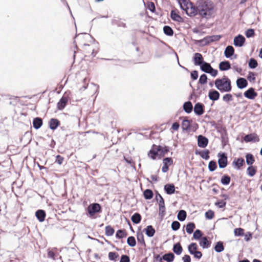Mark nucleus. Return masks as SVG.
Listing matches in <instances>:
<instances>
[{
	"instance_id": "a19ab883",
	"label": "nucleus",
	"mask_w": 262,
	"mask_h": 262,
	"mask_svg": "<svg viewBox=\"0 0 262 262\" xmlns=\"http://www.w3.org/2000/svg\"><path fill=\"white\" fill-rule=\"evenodd\" d=\"M195 224L193 223H189L187 225L186 227V232L188 234H191L194 229H195Z\"/></svg>"
},
{
	"instance_id": "aec40b11",
	"label": "nucleus",
	"mask_w": 262,
	"mask_h": 262,
	"mask_svg": "<svg viewBox=\"0 0 262 262\" xmlns=\"http://www.w3.org/2000/svg\"><path fill=\"white\" fill-rule=\"evenodd\" d=\"M221 71H227L231 68V64L229 61H223L220 63L219 66Z\"/></svg>"
},
{
	"instance_id": "a211bd4d",
	"label": "nucleus",
	"mask_w": 262,
	"mask_h": 262,
	"mask_svg": "<svg viewBox=\"0 0 262 262\" xmlns=\"http://www.w3.org/2000/svg\"><path fill=\"white\" fill-rule=\"evenodd\" d=\"M159 196L160 198V200L159 201V215H160L161 216H163L164 215L165 209L164 201L160 194H159Z\"/></svg>"
},
{
	"instance_id": "423d86ee",
	"label": "nucleus",
	"mask_w": 262,
	"mask_h": 262,
	"mask_svg": "<svg viewBox=\"0 0 262 262\" xmlns=\"http://www.w3.org/2000/svg\"><path fill=\"white\" fill-rule=\"evenodd\" d=\"M69 99V97L68 95H66L65 94L59 100V102L57 103V107L59 110H62L66 106L68 100Z\"/></svg>"
},
{
	"instance_id": "2eb2a0df",
	"label": "nucleus",
	"mask_w": 262,
	"mask_h": 262,
	"mask_svg": "<svg viewBox=\"0 0 262 262\" xmlns=\"http://www.w3.org/2000/svg\"><path fill=\"white\" fill-rule=\"evenodd\" d=\"M220 96V93L214 89L209 90L208 97L211 100L216 101L219 99Z\"/></svg>"
},
{
	"instance_id": "680f3d73",
	"label": "nucleus",
	"mask_w": 262,
	"mask_h": 262,
	"mask_svg": "<svg viewBox=\"0 0 262 262\" xmlns=\"http://www.w3.org/2000/svg\"><path fill=\"white\" fill-rule=\"evenodd\" d=\"M214 212L211 210L207 211L205 213V217L206 219H207L208 220H211V219H213V217H214Z\"/></svg>"
},
{
	"instance_id": "bb28decb",
	"label": "nucleus",
	"mask_w": 262,
	"mask_h": 262,
	"mask_svg": "<svg viewBox=\"0 0 262 262\" xmlns=\"http://www.w3.org/2000/svg\"><path fill=\"white\" fill-rule=\"evenodd\" d=\"M200 67L201 70L206 73H208L212 67L209 63L206 61L203 62V63Z\"/></svg>"
},
{
	"instance_id": "4d7b16f0",
	"label": "nucleus",
	"mask_w": 262,
	"mask_h": 262,
	"mask_svg": "<svg viewBox=\"0 0 262 262\" xmlns=\"http://www.w3.org/2000/svg\"><path fill=\"white\" fill-rule=\"evenodd\" d=\"M114 233V229L110 226L105 227V234L107 236H112Z\"/></svg>"
},
{
	"instance_id": "bf43d9fd",
	"label": "nucleus",
	"mask_w": 262,
	"mask_h": 262,
	"mask_svg": "<svg viewBox=\"0 0 262 262\" xmlns=\"http://www.w3.org/2000/svg\"><path fill=\"white\" fill-rule=\"evenodd\" d=\"M180 227V224L178 221H173L171 224V228L174 231L178 230Z\"/></svg>"
},
{
	"instance_id": "49530a36",
	"label": "nucleus",
	"mask_w": 262,
	"mask_h": 262,
	"mask_svg": "<svg viewBox=\"0 0 262 262\" xmlns=\"http://www.w3.org/2000/svg\"><path fill=\"white\" fill-rule=\"evenodd\" d=\"M247 173L250 177H253L255 175L256 172V168L255 167L250 166L247 168Z\"/></svg>"
},
{
	"instance_id": "6ab92c4d",
	"label": "nucleus",
	"mask_w": 262,
	"mask_h": 262,
	"mask_svg": "<svg viewBox=\"0 0 262 262\" xmlns=\"http://www.w3.org/2000/svg\"><path fill=\"white\" fill-rule=\"evenodd\" d=\"M59 121L55 118H52L49 122L50 128L52 130H55L59 125Z\"/></svg>"
},
{
	"instance_id": "f3484780",
	"label": "nucleus",
	"mask_w": 262,
	"mask_h": 262,
	"mask_svg": "<svg viewBox=\"0 0 262 262\" xmlns=\"http://www.w3.org/2000/svg\"><path fill=\"white\" fill-rule=\"evenodd\" d=\"M236 85L238 89H243L248 85V82L245 78L239 77L236 80Z\"/></svg>"
},
{
	"instance_id": "8fccbe9b",
	"label": "nucleus",
	"mask_w": 262,
	"mask_h": 262,
	"mask_svg": "<svg viewBox=\"0 0 262 262\" xmlns=\"http://www.w3.org/2000/svg\"><path fill=\"white\" fill-rule=\"evenodd\" d=\"M127 244L130 247H134L136 246V242L134 236H129L127 239Z\"/></svg>"
},
{
	"instance_id": "cd10ccee",
	"label": "nucleus",
	"mask_w": 262,
	"mask_h": 262,
	"mask_svg": "<svg viewBox=\"0 0 262 262\" xmlns=\"http://www.w3.org/2000/svg\"><path fill=\"white\" fill-rule=\"evenodd\" d=\"M183 109L186 113H190L193 109L192 103L190 101L185 102L183 104Z\"/></svg>"
},
{
	"instance_id": "58836bf2",
	"label": "nucleus",
	"mask_w": 262,
	"mask_h": 262,
	"mask_svg": "<svg viewBox=\"0 0 262 262\" xmlns=\"http://www.w3.org/2000/svg\"><path fill=\"white\" fill-rule=\"evenodd\" d=\"M246 163L248 165L251 166L255 161L253 156L251 154H248L246 156Z\"/></svg>"
},
{
	"instance_id": "774afa93",
	"label": "nucleus",
	"mask_w": 262,
	"mask_h": 262,
	"mask_svg": "<svg viewBox=\"0 0 262 262\" xmlns=\"http://www.w3.org/2000/svg\"><path fill=\"white\" fill-rule=\"evenodd\" d=\"M130 259L129 256L126 255H122L121 257L120 262H129Z\"/></svg>"
},
{
	"instance_id": "e433bc0d",
	"label": "nucleus",
	"mask_w": 262,
	"mask_h": 262,
	"mask_svg": "<svg viewBox=\"0 0 262 262\" xmlns=\"http://www.w3.org/2000/svg\"><path fill=\"white\" fill-rule=\"evenodd\" d=\"M198 248V245L195 243H192L188 246V251L191 254L197 251Z\"/></svg>"
},
{
	"instance_id": "f257e3e1",
	"label": "nucleus",
	"mask_w": 262,
	"mask_h": 262,
	"mask_svg": "<svg viewBox=\"0 0 262 262\" xmlns=\"http://www.w3.org/2000/svg\"><path fill=\"white\" fill-rule=\"evenodd\" d=\"M213 9L212 3L210 1H201L198 5V14L203 18H209Z\"/></svg>"
},
{
	"instance_id": "ddd939ff",
	"label": "nucleus",
	"mask_w": 262,
	"mask_h": 262,
	"mask_svg": "<svg viewBox=\"0 0 262 262\" xmlns=\"http://www.w3.org/2000/svg\"><path fill=\"white\" fill-rule=\"evenodd\" d=\"M173 163L172 159L171 158H165L163 160V166L162 168V171L163 172H166L168 170V166Z\"/></svg>"
},
{
	"instance_id": "c03bdc74",
	"label": "nucleus",
	"mask_w": 262,
	"mask_h": 262,
	"mask_svg": "<svg viewBox=\"0 0 262 262\" xmlns=\"http://www.w3.org/2000/svg\"><path fill=\"white\" fill-rule=\"evenodd\" d=\"M145 199L147 200L151 199L153 197V192L150 189H146L143 193Z\"/></svg>"
},
{
	"instance_id": "13d9d810",
	"label": "nucleus",
	"mask_w": 262,
	"mask_h": 262,
	"mask_svg": "<svg viewBox=\"0 0 262 262\" xmlns=\"http://www.w3.org/2000/svg\"><path fill=\"white\" fill-rule=\"evenodd\" d=\"M254 34V30L253 29H249L245 32V35L247 38L253 37Z\"/></svg>"
},
{
	"instance_id": "a878e982",
	"label": "nucleus",
	"mask_w": 262,
	"mask_h": 262,
	"mask_svg": "<svg viewBox=\"0 0 262 262\" xmlns=\"http://www.w3.org/2000/svg\"><path fill=\"white\" fill-rule=\"evenodd\" d=\"M35 215L38 221L42 222L45 220L46 213L43 210H38L35 213Z\"/></svg>"
},
{
	"instance_id": "de8ad7c7",
	"label": "nucleus",
	"mask_w": 262,
	"mask_h": 262,
	"mask_svg": "<svg viewBox=\"0 0 262 262\" xmlns=\"http://www.w3.org/2000/svg\"><path fill=\"white\" fill-rule=\"evenodd\" d=\"M230 180L229 176L224 175L221 178V182L223 185H228L230 182Z\"/></svg>"
},
{
	"instance_id": "4468645a",
	"label": "nucleus",
	"mask_w": 262,
	"mask_h": 262,
	"mask_svg": "<svg viewBox=\"0 0 262 262\" xmlns=\"http://www.w3.org/2000/svg\"><path fill=\"white\" fill-rule=\"evenodd\" d=\"M193 59L194 64L195 66H200L203 63V62H205V61H204V59H203L202 55L199 53H195L194 54Z\"/></svg>"
},
{
	"instance_id": "20e7f679",
	"label": "nucleus",
	"mask_w": 262,
	"mask_h": 262,
	"mask_svg": "<svg viewBox=\"0 0 262 262\" xmlns=\"http://www.w3.org/2000/svg\"><path fill=\"white\" fill-rule=\"evenodd\" d=\"M101 206L99 204L94 203L90 205L88 208V211L91 216L94 215L96 213L100 211Z\"/></svg>"
},
{
	"instance_id": "f704fd0d",
	"label": "nucleus",
	"mask_w": 262,
	"mask_h": 262,
	"mask_svg": "<svg viewBox=\"0 0 262 262\" xmlns=\"http://www.w3.org/2000/svg\"><path fill=\"white\" fill-rule=\"evenodd\" d=\"M131 220L132 222L135 224H139L141 220V216L138 213H135L132 216Z\"/></svg>"
},
{
	"instance_id": "338daca9",
	"label": "nucleus",
	"mask_w": 262,
	"mask_h": 262,
	"mask_svg": "<svg viewBox=\"0 0 262 262\" xmlns=\"http://www.w3.org/2000/svg\"><path fill=\"white\" fill-rule=\"evenodd\" d=\"M198 42L202 46H207L209 44L208 41L206 37H205L202 39L198 40Z\"/></svg>"
},
{
	"instance_id": "6e6552de",
	"label": "nucleus",
	"mask_w": 262,
	"mask_h": 262,
	"mask_svg": "<svg viewBox=\"0 0 262 262\" xmlns=\"http://www.w3.org/2000/svg\"><path fill=\"white\" fill-rule=\"evenodd\" d=\"M244 95L246 98L252 100L257 96V93L253 88H250L244 92Z\"/></svg>"
},
{
	"instance_id": "2f4dec72",
	"label": "nucleus",
	"mask_w": 262,
	"mask_h": 262,
	"mask_svg": "<svg viewBox=\"0 0 262 262\" xmlns=\"http://www.w3.org/2000/svg\"><path fill=\"white\" fill-rule=\"evenodd\" d=\"M170 16L172 20L178 22H181L182 20V18L174 10H172L170 13Z\"/></svg>"
},
{
	"instance_id": "c756f323",
	"label": "nucleus",
	"mask_w": 262,
	"mask_h": 262,
	"mask_svg": "<svg viewBox=\"0 0 262 262\" xmlns=\"http://www.w3.org/2000/svg\"><path fill=\"white\" fill-rule=\"evenodd\" d=\"M183 249L180 243L173 245V251L177 255H180L182 252Z\"/></svg>"
},
{
	"instance_id": "4c0bfd02",
	"label": "nucleus",
	"mask_w": 262,
	"mask_h": 262,
	"mask_svg": "<svg viewBox=\"0 0 262 262\" xmlns=\"http://www.w3.org/2000/svg\"><path fill=\"white\" fill-rule=\"evenodd\" d=\"M163 32L167 36H172L173 34V31L172 29L169 26H165L163 27Z\"/></svg>"
},
{
	"instance_id": "1a4fd4ad",
	"label": "nucleus",
	"mask_w": 262,
	"mask_h": 262,
	"mask_svg": "<svg viewBox=\"0 0 262 262\" xmlns=\"http://www.w3.org/2000/svg\"><path fill=\"white\" fill-rule=\"evenodd\" d=\"M245 40V38L242 35L239 34L234 38V45L236 47H241L243 46Z\"/></svg>"
},
{
	"instance_id": "052dcab7",
	"label": "nucleus",
	"mask_w": 262,
	"mask_h": 262,
	"mask_svg": "<svg viewBox=\"0 0 262 262\" xmlns=\"http://www.w3.org/2000/svg\"><path fill=\"white\" fill-rule=\"evenodd\" d=\"M223 100L226 102H229L232 100V96L230 94H226L223 97Z\"/></svg>"
},
{
	"instance_id": "7ed1b4c3",
	"label": "nucleus",
	"mask_w": 262,
	"mask_h": 262,
	"mask_svg": "<svg viewBox=\"0 0 262 262\" xmlns=\"http://www.w3.org/2000/svg\"><path fill=\"white\" fill-rule=\"evenodd\" d=\"M148 155L152 159H155L157 156L161 158L164 156L165 154L163 149H162V146H158L155 149L150 150Z\"/></svg>"
},
{
	"instance_id": "412c9836",
	"label": "nucleus",
	"mask_w": 262,
	"mask_h": 262,
	"mask_svg": "<svg viewBox=\"0 0 262 262\" xmlns=\"http://www.w3.org/2000/svg\"><path fill=\"white\" fill-rule=\"evenodd\" d=\"M178 3L181 8L184 11L192 4L189 0H178Z\"/></svg>"
},
{
	"instance_id": "09e8293b",
	"label": "nucleus",
	"mask_w": 262,
	"mask_h": 262,
	"mask_svg": "<svg viewBox=\"0 0 262 262\" xmlns=\"http://www.w3.org/2000/svg\"><path fill=\"white\" fill-rule=\"evenodd\" d=\"M137 241L142 245L145 246V243L144 239V235L142 233L138 232L137 235Z\"/></svg>"
},
{
	"instance_id": "6e6d98bb",
	"label": "nucleus",
	"mask_w": 262,
	"mask_h": 262,
	"mask_svg": "<svg viewBox=\"0 0 262 262\" xmlns=\"http://www.w3.org/2000/svg\"><path fill=\"white\" fill-rule=\"evenodd\" d=\"M112 24L113 25H117L118 27H119L125 28L126 27V24L120 21V20L114 19L113 20Z\"/></svg>"
},
{
	"instance_id": "72a5a7b5",
	"label": "nucleus",
	"mask_w": 262,
	"mask_h": 262,
	"mask_svg": "<svg viewBox=\"0 0 262 262\" xmlns=\"http://www.w3.org/2000/svg\"><path fill=\"white\" fill-rule=\"evenodd\" d=\"M174 258V255L172 253L165 254L163 256V259L167 262H172Z\"/></svg>"
},
{
	"instance_id": "5fc2aeb1",
	"label": "nucleus",
	"mask_w": 262,
	"mask_h": 262,
	"mask_svg": "<svg viewBox=\"0 0 262 262\" xmlns=\"http://www.w3.org/2000/svg\"><path fill=\"white\" fill-rule=\"evenodd\" d=\"M217 167L216 163L215 161H211L208 164V168L210 171H214Z\"/></svg>"
},
{
	"instance_id": "f03ea898",
	"label": "nucleus",
	"mask_w": 262,
	"mask_h": 262,
	"mask_svg": "<svg viewBox=\"0 0 262 262\" xmlns=\"http://www.w3.org/2000/svg\"><path fill=\"white\" fill-rule=\"evenodd\" d=\"M214 84L215 88L221 93L229 92L232 90L231 80L226 76L222 78H217L214 81Z\"/></svg>"
},
{
	"instance_id": "f8f14e48",
	"label": "nucleus",
	"mask_w": 262,
	"mask_h": 262,
	"mask_svg": "<svg viewBox=\"0 0 262 262\" xmlns=\"http://www.w3.org/2000/svg\"><path fill=\"white\" fill-rule=\"evenodd\" d=\"M244 140L246 142H257L259 140L258 136L255 133L250 134L245 136Z\"/></svg>"
},
{
	"instance_id": "4be33fe9",
	"label": "nucleus",
	"mask_w": 262,
	"mask_h": 262,
	"mask_svg": "<svg viewBox=\"0 0 262 262\" xmlns=\"http://www.w3.org/2000/svg\"><path fill=\"white\" fill-rule=\"evenodd\" d=\"M33 126L36 129H39L42 125V120L41 118L36 117L32 122Z\"/></svg>"
},
{
	"instance_id": "a18cd8bd",
	"label": "nucleus",
	"mask_w": 262,
	"mask_h": 262,
	"mask_svg": "<svg viewBox=\"0 0 262 262\" xmlns=\"http://www.w3.org/2000/svg\"><path fill=\"white\" fill-rule=\"evenodd\" d=\"M126 235L127 233H126V231L124 230H118L116 234V237L119 239L126 237Z\"/></svg>"
},
{
	"instance_id": "e2e57ef3",
	"label": "nucleus",
	"mask_w": 262,
	"mask_h": 262,
	"mask_svg": "<svg viewBox=\"0 0 262 262\" xmlns=\"http://www.w3.org/2000/svg\"><path fill=\"white\" fill-rule=\"evenodd\" d=\"M234 233L236 236H243L244 234V230L241 228L235 229Z\"/></svg>"
},
{
	"instance_id": "c85d7f7f",
	"label": "nucleus",
	"mask_w": 262,
	"mask_h": 262,
	"mask_svg": "<svg viewBox=\"0 0 262 262\" xmlns=\"http://www.w3.org/2000/svg\"><path fill=\"white\" fill-rule=\"evenodd\" d=\"M144 230L146 234L150 237H152L156 232L155 229L151 225L147 226Z\"/></svg>"
},
{
	"instance_id": "3c124183",
	"label": "nucleus",
	"mask_w": 262,
	"mask_h": 262,
	"mask_svg": "<svg viewBox=\"0 0 262 262\" xmlns=\"http://www.w3.org/2000/svg\"><path fill=\"white\" fill-rule=\"evenodd\" d=\"M108 258L110 260L116 261V259L119 257L117 253L114 252H110L108 253Z\"/></svg>"
},
{
	"instance_id": "5701e85b",
	"label": "nucleus",
	"mask_w": 262,
	"mask_h": 262,
	"mask_svg": "<svg viewBox=\"0 0 262 262\" xmlns=\"http://www.w3.org/2000/svg\"><path fill=\"white\" fill-rule=\"evenodd\" d=\"M234 53V49L231 46H227L224 51V54L226 57L231 58L233 55Z\"/></svg>"
},
{
	"instance_id": "7c9ffc66",
	"label": "nucleus",
	"mask_w": 262,
	"mask_h": 262,
	"mask_svg": "<svg viewBox=\"0 0 262 262\" xmlns=\"http://www.w3.org/2000/svg\"><path fill=\"white\" fill-rule=\"evenodd\" d=\"M206 37L209 43H210L211 42L219 40L221 38L222 36L220 35H214L211 36H207Z\"/></svg>"
},
{
	"instance_id": "79ce46f5",
	"label": "nucleus",
	"mask_w": 262,
	"mask_h": 262,
	"mask_svg": "<svg viewBox=\"0 0 262 262\" xmlns=\"http://www.w3.org/2000/svg\"><path fill=\"white\" fill-rule=\"evenodd\" d=\"M248 66L250 69H254L257 67L258 63L256 59H255L254 58H251L249 59Z\"/></svg>"
},
{
	"instance_id": "0e129e2a",
	"label": "nucleus",
	"mask_w": 262,
	"mask_h": 262,
	"mask_svg": "<svg viewBox=\"0 0 262 262\" xmlns=\"http://www.w3.org/2000/svg\"><path fill=\"white\" fill-rule=\"evenodd\" d=\"M248 80L251 82L254 81L255 80V74L254 72H249L247 76Z\"/></svg>"
},
{
	"instance_id": "9d476101",
	"label": "nucleus",
	"mask_w": 262,
	"mask_h": 262,
	"mask_svg": "<svg viewBox=\"0 0 262 262\" xmlns=\"http://www.w3.org/2000/svg\"><path fill=\"white\" fill-rule=\"evenodd\" d=\"M204 107L203 104L200 102L196 103L194 106V113L198 116L202 115L204 113Z\"/></svg>"
},
{
	"instance_id": "ea45409f",
	"label": "nucleus",
	"mask_w": 262,
	"mask_h": 262,
	"mask_svg": "<svg viewBox=\"0 0 262 262\" xmlns=\"http://www.w3.org/2000/svg\"><path fill=\"white\" fill-rule=\"evenodd\" d=\"M186 212L184 210H181L178 214V219L180 221H184L186 217Z\"/></svg>"
},
{
	"instance_id": "864d4df0",
	"label": "nucleus",
	"mask_w": 262,
	"mask_h": 262,
	"mask_svg": "<svg viewBox=\"0 0 262 262\" xmlns=\"http://www.w3.org/2000/svg\"><path fill=\"white\" fill-rule=\"evenodd\" d=\"M207 76L205 74H202L199 78V82L201 84H204L207 82Z\"/></svg>"
},
{
	"instance_id": "69168bd1",
	"label": "nucleus",
	"mask_w": 262,
	"mask_h": 262,
	"mask_svg": "<svg viewBox=\"0 0 262 262\" xmlns=\"http://www.w3.org/2000/svg\"><path fill=\"white\" fill-rule=\"evenodd\" d=\"M202 235V232L201 230L198 229L195 231V232L193 233V238L195 239H199Z\"/></svg>"
},
{
	"instance_id": "37998d69",
	"label": "nucleus",
	"mask_w": 262,
	"mask_h": 262,
	"mask_svg": "<svg viewBox=\"0 0 262 262\" xmlns=\"http://www.w3.org/2000/svg\"><path fill=\"white\" fill-rule=\"evenodd\" d=\"M190 121L188 120H184L181 124L182 128L183 131L187 130L190 127Z\"/></svg>"
},
{
	"instance_id": "b1692460",
	"label": "nucleus",
	"mask_w": 262,
	"mask_h": 262,
	"mask_svg": "<svg viewBox=\"0 0 262 262\" xmlns=\"http://www.w3.org/2000/svg\"><path fill=\"white\" fill-rule=\"evenodd\" d=\"M199 244L203 249H207L210 246L211 243L208 241L206 237H203L200 240Z\"/></svg>"
},
{
	"instance_id": "0eeeda50",
	"label": "nucleus",
	"mask_w": 262,
	"mask_h": 262,
	"mask_svg": "<svg viewBox=\"0 0 262 262\" xmlns=\"http://www.w3.org/2000/svg\"><path fill=\"white\" fill-rule=\"evenodd\" d=\"M179 127H180L179 123L176 122L172 124V125L170 128V124L165 123V124H161L159 129H160L161 131H163L164 130L171 129H172L174 130H176L179 129Z\"/></svg>"
},
{
	"instance_id": "603ef678",
	"label": "nucleus",
	"mask_w": 262,
	"mask_h": 262,
	"mask_svg": "<svg viewBox=\"0 0 262 262\" xmlns=\"http://www.w3.org/2000/svg\"><path fill=\"white\" fill-rule=\"evenodd\" d=\"M209 152H209V150H208V149H206L205 150L202 151L201 152L200 156L202 158H203L206 160H208L209 159Z\"/></svg>"
},
{
	"instance_id": "9b49d317",
	"label": "nucleus",
	"mask_w": 262,
	"mask_h": 262,
	"mask_svg": "<svg viewBox=\"0 0 262 262\" xmlns=\"http://www.w3.org/2000/svg\"><path fill=\"white\" fill-rule=\"evenodd\" d=\"M208 143V140L202 135L198 136V145L201 148H205Z\"/></svg>"
},
{
	"instance_id": "393cba45",
	"label": "nucleus",
	"mask_w": 262,
	"mask_h": 262,
	"mask_svg": "<svg viewBox=\"0 0 262 262\" xmlns=\"http://www.w3.org/2000/svg\"><path fill=\"white\" fill-rule=\"evenodd\" d=\"M164 190L168 194H172L175 192V187L173 184H168L164 186Z\"/></svg>"
},
{
	"instance_id": "dca6fc26",
	"label": "nucleus",
	"mask_w": 262,
	"mask_h": 262,
	"mask_svg": "<svg viewBox=\"0 0 262 262\" xmlns=\"http://www.w3.org/2000/svg\"><path fill=\"white\" fill-rule=\"evenodd\" d=\"M185 11H186V14L190 16H195L198 14V6L195 7L193 6L192 4H191L190 7H188Z\"/></svg>"
},
{
	"instance_id": "c9c22d12",
	"label": "nucleus",
	"mask_w": 262,
	"mask_h": 262,
	"mask_svg": "<svg viewBox=\"0 0 262 262\" xmlns=\"http://www.w3.org/2000/svg\"><path fill=\"white\" fill-rule=\"evenodd\" d=\"M245 161L244 159L243 158H238L237 159H235L233 162V165H235L237 169H239L240 167H241Z\"/></svg>"
},
{
	"instance_id": "473e14b6",
	"label": "nucleus",
	"mask_w": 262,
	"mask_h": 262,
	"mask_svg": "<svg viewBox=\"0 0 262 262\" xmlns=\"http://www.w3.org/2000/svg\"><path fill=\"white\" fill-rule=\"evenodd\" d=\"M224 250L223 243L222 242H217L215 245L214 250L218 253L221 252Z\"/></svg>"
},
{
	"instance_id": "39448f33",
	"label": "nucleus",
	"mask_w": 262,
	"mask_h": 262,
	"mask_svg": "<svg viewBox=\"0 0 262 262\" xmlns=\"http://www.w3.org/2000/svg\"><path fill=\"white\" fill-rule=\"evenodd\" d=\"M218 156L219 157V159L218 160V163L220 168H225L227 164V157L226 156L225 153H219Z\"/></svg>"
}]
</instances>
